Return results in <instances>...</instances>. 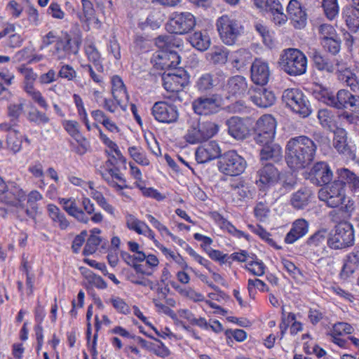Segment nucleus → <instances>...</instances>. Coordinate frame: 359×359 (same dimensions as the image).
<instances>
[{
    "mask_svg": "<svg viewBox=\"0 0 359 359\" xmlns=\"http://www.w3.org/2000/svg\"><path fill=\"white\" fill-rule=\"evenodd\" d=\"M107 259H108L109 264L111 266H113V267L116 266L118 263V261L117 253L112 252H109L107 255Z\"/></svg>",
    "mask_w": 359,
    "mask_h": 359,
    "instance_id": "46",
    "label": "nucleus"
},
{
    "mask_svg": "<svg viewBox=\"0 0 359 359\" xmlns=\"http://www.w3.org/2000/svg\"><path fill=\"white\" fill-rule=\"evenodd\" d=\"M117 105L118 104L117 103L115 104L111 100L104 99V108L111 113H114L116 110Z\"/></svg>",
    "mask_w": 359,
    "mask_h": 359,
    "instance_id": "43",
    "label": "nucleus"
},
{
    "mask_svg": "<svg viewBox=\"0 0 359 359\" xmlns=\"http://www.w3.org/2000/svg\"><path fill=\"white\" fill-rule=\"evenodd\" d=\"M92 316H93V305L91 304L88 307V311H87V313H86V320H87L88 323H90Z\"/></svg>",
    "mask_w": 359,
    "mask_h": 359,
    "instance_id": "63",
    "label": "nucleus"
},
{
    "mask_svg": "<svg viewBox=\"0 0 359 359\" xmlns=\"http://www.w3.org/2000/svg\"><path fill=\"white\" fill-rule=\"evenodd\" d=\"M88 263L92 266L95 267L96 269L102 271L104 275H106L105 271H106V266L102 263H97L95 260H90L88 261Z\"/></svg>",
    "mask_w": 359,
    "mask_h": 359,
    "instance_id": "50",
    "label": "nucleus"
},
{
    "mask_svg": "<svg viewBox=\"0 0 359 359\" xmlns=\"http://www.w3.org/2000/svg\"><path fill=\"white\" fill-rule=\"evenodd\" d=\"M18 131L13 130L11 131L6 138L7 148L13 154H17L22 149V140L18 136Z\"/></svg>",
    "mask_w": 359,
    "mask_h": 359,
    "instance_id": "9",
    "label": "nucleus"
},
{
    "mask_svg": "<svg viewBox=\"0 0 359 359\" xmlns=\"http://www.w3.org/2000/svg\"><path fill=\"white\" fill-rule=\"evenodd\" d=\"M101 243V238L96 235H90L88 238L86 244L83 249L84 255H91L94 253L97 247Z\"/></svg>",
    "mask_w": 359,
    "mask_h": 359,
    "instance_id": "16",
    "label": "nucleus"
},
{
    "mask_svg": "<svg viewBox=\"0 0 359 359\" xmlns=\"http://www.w3.org/2000/svg\"><path fill=\"white\" fill-rule=\"evenodd\" d=\"M48 13L56 19H63L65 13L62 11L57 3H51L48 8Z\"/></svg>",
    "mask_w": 359,
    "mask_h": 359,
    "instance_id": "22",
    "label": "nucleus"
},
{
    "mask_svg": "<svg viewBox=\"0 0 359 359\" xmlns=\"http://www.w3.org/2000/svg\"><path fill=\"white\" fill-rule=\"evenodd\" d=\"M0 78L9 86L12 83L14 75L6 69H0Z\"/></svg>",
    "mask_w": 359,
    "mask_h": 359,
    "instance_id": "34",
    "label": "nucleus"
},
{
    "mask_svg": "<svg viewBox=\"0 0 359 359\" xmlns=\"http://www.w3.org/2000/svg\"><path fill=\"white\" fill-rule=\"evenodd\" d=\"M109 52L113 55L116 60L121 58L120 46L117 41L111 40L108 47Z\"/></svg>",
    "mask_w": 359,
    "mask_h": 359,
    "instance_id": "28",
    "label": "nucleus"
},
{
    "mask_svg": "<svg viewBox=\"0 0 359 359\" xmlns=\"http://www.w3.org/2000/svg\"><path fill=\"white\" fill-rule=\"evenodd\" d=\"M57 77H61L62 79H66L68 81H72L76 77V72L72 66L69 65H65L61 67L58 72Z\"/></svg>",
    "mask_w": 359,
    "mask_h": 359,
    "instance_id": "18",
    "label": "nucleus"
},
{
    "mask_svg": "<svg viewBox=\"0 0 359 359\" xmlns=\"http://www.w3.org/2000/svg\"><path fill=\"white\" fill-rule=\"evenodd\" d=\"M105 302L106 303L112 304L113 307L121 313L128 314L130 313L129 306L123 301V299L118 297H111Z\"/></svg>",
    "mask_w": 359,
    "mask_h": 359,
    "instance_id": "14",
    "label": "nucleus"
},
{
    "mask_svg": "<svg viewBox=\"0 0 359 359\" xmlns=\"http://www.w3.org/2000/svg\"><path fill=\"white\" fill-rule=\"evenodd\" d=\"M15 26L12 23H7L6 27L0 32V40L5 37L6 35L15 32Z\"/></svg>",
    "mask_w": 359,
    "mask_h": 359,
    "instance_id": "40",
    "label": "nucleus"
},
{
    "mask_svg": "<svg viewBox=\"0 0 359 359\" xmlns=\"http://www.w3.org/2000/svg\"><path fill=\"white\" fill-rule=\"evenodd\" d=\"M13 210L12 209H7L5 208L0 207V217H6L8 214L13 212Z\"/></svg>",
    "mask_w": 359,
    "mask_h": 359,
    "instance_id": "59",
    "label": "nucleus"
},
{
    "mask_svg": "<svg viewBox=\"0 0 359 359\" xmlns=\"http://www.w3.org/2000/svg\"><path fill=\"white\" fill-rule=\"evenodd\" d=\"M74 100L77 108L78 114L81 118V119L83 121L86 128L88 130H90V126L89 124V121L88 118V114L85 109L83 102L81 97L76 94L74 95Z\"/></svg>",
    "mask_w": 359,
    "mask_h": 359,
    "instance_id": "13",
    "label": "nucleus"
},
{
    "mask_svg": "<svg viewBox=\"0 0 359 359\" xmlns=\"http://www.w3.org/2000/svg\"><path fill=\"white\" fill-rule=\"evenodd\" d=\"M90 219L94 223H100L102 221L103 216L100 212H96V213H94V215L91 217Z\"/></svg>",
    "mask_w": 359,
    "mask_h": 359,
    "instance_id": "55",
    "label": "nucleus"
},
{
    "mask_svg": "<svg viewBox=\"0 0 359 359\" xmlns=\"http://www.w3.org/2000/svg\"><path fill=\"white\" fill-rule=\"evenodd\" d=\"M27 118L30 123H34L37 126L46 124L50 121V118L45 113L40 111L37 109L29 111Z\"/></svg>",
    "mask_w": 359,
    "mask_h": 359,
    "instance_id": "11",
    "label": "nucleus"
},
{
    "mask_svg": "<svg viewBox=\"0 0 359 359\" xmlns=\"http://www.w3.org/2000/svg\"><path fill=\"white\" fill-rule=\"evenodd\" d=\"M100 138L103 141V142L105 144V145L108 147V151L109 152H118V151H120L118 149V147L117 144L114 142L112 140H111L109 138H108L105 135L100 133Z\"/></svg>",
    "mask_w": 359,
    "mask_h": 359,
    "instance_id": "29",
    "label": "nucleus"
},
{
    "mask_svg": "<svg viewBox=\"0 0 359 359\" xmlns=\"http://www.w3.org/2000/svg\"><path fill=\"white\" fill-rule=\"evenodd\" d=\"M21 269L25 273L26 275L29 274V266L28 262L25 259H22Z\"/></svg>",
    "mask_w": 359,
    "mask_h": 359,
    "instance_id": "58",
    "label": "nucleus"
},
{
    "mask_svg": "<svg viewBox=\"0 0 359 359\" xmlns=\"http://www.w3.org/2000/svg\"><path fill=\"white\" fill-rule=\"evenodd\" d=\"M90 196L105 211L111 215L114 213L113 207L107 203L101 192L98 191H93L90 192Z\"/></svg>",
    "mask_w": 359,
    "mask_h": 359,
    "instance_id": "17",
    "label": "nucleus"
},
{
    "mask_svg": "<svg viewBox=\"0 0 359 359\" xmlns=\"http://www.w3.org/2000/svg\"><path fill=\"white\" fill-rule=\"evenodd\" d=\"M115 334H118L122 337H130V333L126 331L124 328L120 327V326H118V327H116L113 329V331H112Z\"/></svg>",
    "mask_w": 359,
    "mask_h": 359,
    "instance_id": "49",
    "label": "nucleus"
},
{
    "mask_svg": "<svg viewBox=\"0 0 359 359\" xmlns=\"http://www.w3.org/2000/svg\"><path fill=\"white\" fill-rule=\"evenodd\" d=\"M25 91L39 107H42L45 110L48 109V104L46 100L42 95L41 93L36 89L34 86H27V90Z\"/></svg>",
    "mask_w": 359,
    "mask_h": 359,
    "instance_id": "10",
    "label": "nucleus"
},
{
    "mask_svg": "<svg viewBox=\"0 0 359 359\" xmlns=\"http://www.w3.org/2000/svg\"><path fill=\"white\" fill-rule=\"evenodd\" d=\"M35 334L37 340V344L39 346H42L43 341V327L41 325H36L34 327Z\"/></svg>",
    "mask_w": 359,
    "mask_h": 359,
    "instance_id": "38",
    "label": "nucleus"
},
{
    "mask_svg": "<svg viewBox=\"0 0 359 359\" xmlns=\"http://www.w3.org/2000/svg\"><path fill=\"white\" fill-rule=\"evenodd\" d=\"M88 278L89 283L98 289H105L107 287V283L100 276L91 273Z\"/></svg>",
    "mask_w": 359,
    "mask_h": 359,
    "instance_id": "23",
    "label": "nucleus"
},
{
    "mask_svg": "<svg viewBox=\"0 0 359 359\" xmlns=\"http://www.w3.org/2000/svg\"><path fill=\"white\" fill-rule=\"evenodd\" d=\"M106 152L109 158L105 162L102 176L111 187L123 189L126 184L120 170L126 168V160L121 151L112 153L106 150Z\"/></svg>",
    "mask_w": 359,
    "mask_h": 359,
    "instance_id": "1",
    "label": "nucleus"
},
{
    "mask_svg": "<svg viewBox=\"0 0 359 359\" xmlns=\"http://www.w3.org/2000/svg\"><path fill=\"white\" fill-rule=\"evenodd\" d=\"M57 306L56 304V299H55V304L52 306L50 313L52 314L51 318L52 321L55 322L57 318Z\"/></svg>",
    "mask_w": 359,
    "mask_h": 359,
    "instance_id": "54",
    "label": "nucleus"
},
{
    "mask_svg": "<svg viewBox=\"0 0 359 359\" xmlns=\"http://www.w3.org/2000/svg\"><path fill=\"white\" fill-rule=\"evenodd\" d=\"M97 334H95L93 337V344H92V347L90 348V352H91V354H92V356H93V359H97V351L96 350V340H97Z\"/></svg>",
    "mask_w": 359,
    "mask_h": 359,
    "instance_id": "52",
    "label": "nucleus"
},
{
    "mask_svg": "<svg viewBox=\"0 0 359 359\" xmlns=\"http://www.w3.org/2000/svg\"><path fill=\"white\" fill-rule=\"evenodd\" d=\"M68 180L75 186L83 187L86 184L82 179L72 175L68 176Z\"/></svg>",
    "mask_w": 359,
    "mask_h": 359,
    "instance_id": "47",
    "label": "nucleus"
},
{
    "mask_svg": "<svg viewBox=\"0 0 359 359\" xmlns=\"http://www.w3.org/2000/svg\"><path fill=\"white\" fill-rule=\"evenodd\" d=\"M26 285L27 287V294L31 295L33 293L34 289V276L33 274L26 275Z\"/></svg>",
    "mask_w": 359,
    "mask_h": 359,
    "instance_id": "39",
    "label": "nucleus"
},
{
    "mask_svg": "<svg viewBox=\"0 0 359 359\" xmlns=\"http://www.w3.org/2000/svg\"><path fill=\"white\" fill-rule=\"evenodd\" d=\"M102 125L111 132L118 131V127L116 124L108 118L103 122Z\"/></svg>",
    "mask_w": 359,
    "mask_h": 359,
    "instance_id": "45",
    "label": "nucleus"
},
{
    "mask_svg": "<svg viewBox=\"0 0 359 359\" xmlns=\"http://www.w3.org/2000/svg\"><path fill=\"white\" fill-rule=\"evenodd\" d=\"M83 210L88 215H91L94 212V204L90 201L88 198L83 197L81 201Z\"/></svg>",
    "mask_w": 359,
    "mask_h": 359,
    "instance_id": "35",
    "label": "nucleus"
},
{
    "mask_svg": "<svg viewBox=\"0 0 359 359\" xmlns=\"http://www.w3.org/2000/svg\"><path fill=\"white\" fill-rule=\"evenodd\" d=\"M85 52L88 60L93 62L97 72L102 73L104 70L102 65L101 55L93 43L88 44L86 46Z\"/></svg>",
    "mask_w": 359,
    "mask_h": 359,
    "instance_id": "8",
    "label": "nucleus"
},
{
    "mask_svg": "<svg viewBox=\"0 0 359 359\" xmlns=\"http://www.w3.org/2000/svg\"><path fill=\"white\" fill-rule=\"evenodd\" d=\"M57 75L53 69L48 70V72L42 74L39 78V81L41 84H49L57 80Z\"/></svg>",
    "mask_w": 359,
    "mask_h": 359,
    "instance_id": "20",
    "label": "nucleus"
},
{
    "mask_svg": "<svg viewBox=\"0 0 359 359\" xmlns=\"http://www.w3.org/2000/svg\"><path fill=\"white\" fill-rule=\"evenodd\" d=\"M11 15L15 18H18L22 12V7L20 4L14 0L10 1L6 6Z\"/></svg>",
    "mask_w": 359,
    "mask_h": 359,
    "instance_id": "25",
    "label": "nucleus"
},
{
    "mask_svg": "<svg viewBox=\"0 0 359 359\" xmlns=\"http://www.w3.org/2000/svg\"><path fill=\"white\" fill-rule=\"evenodd\" d=\"M60 204L62 205L63 209L72 217H74L80 222L87 224L89 221L88 217L84 211L77 205L76 200L73 198H60Z\"/></svg>",
    "mask_w": 359,
    "mask_h": 359,
    "instance_id": "5",
    "label": "nucleus"
},
{
    "mask_svg": "<svg viewBox=\"0 0 359 359\" xmlns=\"http://www.w3.org/2000/svg\"><path fill=\"white\" fill-rule=\"evenodd\" d=\"M8 184H6L3 179L0 177V195H3L8 188Z\"/></svg>",
    "mask_w": 359,
    "mask_h": 359,
    "instance_id": "61",
    "label": "nucleus"
},
{
    "mask_svg": "<svg viewBox=\"0 0 359 359\" xmlns=\"http://www.w3.org/2000/svg\"><path fill=\"white\" fill-rule=\"evenodd\" d=\"M126 224L130 229L135 230V218L133 215H130L127 217Z\"/></svg>",
    "mask_w": 359,
    "mask_h": 359,
    "instance_id": "53",
    "label": "nucleus"
},
{
    "mask_svg": "<svg viewBox=\"0 0 359 359\" xmlns=\"http://www.w3.org/2000/svg\"><path fill=\"white\" fill-rule=\"evenodd\" d=\"M86 236V233L83 232L74 238L72 246L74 252H77L79 250L80 248L82 246L85 241Z\"/></svg>",
    "mask_w": 359,
    "mask_h": 359,
    "instance_id": "31",
    "label": "nucleus"
},
{
    "mask_svg": "<svg viewBox=\"0 0 359 359\" xmlns=\"http://www.w3.org/2000/svg\"><path fill=\"white\" fill-rule=\"evenodd\" d=\"M47 210L49 217L53 222L57 224L61 229H66L69 226V222L58 207L53 204H49L47 206Z\"/></svg>",
    "mask_w": 359,
    "mask_h": 359,
    "instance_id": "6",
    "label": "nucleus"
},
{
    "mask_svg": "<svg viewBox=\"0 0 359 359\" xmlns=\"http://www.w3.org/2000/svg\"><path fill=\"white\" fill-rule=\"evenodd\" d=\"M57 195V188L54 184H50L46 191V196L50 199L55 198Z\"/></svg>",
    "mask_w": 359,
    "mask_h": 359,
    "instance_id": "44",
    "label": "nucleus"
},
{
    "mask_svg": "<svg viewBox=\"0 0 359 359\" xmlns=\"http://www.w3.org/2000/svg\"><path fill=\"white\" fill-rule=\"evenodd\" d=\"M25 102L20 100L19 102H11L7 106V116L13 124H18L19 118L25 110Z\"/></svg>",
    "mask_w": 359,
    "mask_h": 359,
    "instance_id": "7",
    "label": "nucleus"
},
{
    "mask_svg": "<svg viewBox=\"0 0 359 359\" xmlns=\"http://www.w3.org/2000/svg\"><path fill=\"white\" fill-rule=\"evenodd\" d=\"M74 140L78 143L77 146L74 147L75 152L79 155H83L86 154L90 147L88 141L82 135Z\"/></svg>",
    "mask_w": 359,
    "mask_h": 359,
    "instance_id": "19",
    "label": "nucleus"
},
{
    "mask_svg": "<svg viewBox=\"0 0 359 359\" xmlns=\"http://www.w3.org/2000/svg\"><path fill=\"white\" fill-rule=\"evenodd\" d=\"M111 94L114 99L123 111H126L129 95L122 79L117 75L113 76L111 79Z\"/></svg>",
    "mask_w": 359,
    "mask_h": 359,
    "instance_id": "4",
    "label": "nucleus"
},
{
    "mask_svg": "<svg viewBox=\"0 0 359 359\" xmlns=\"http://www.w3.org/2000/svg\"><path fill=\"white\" fill-rule=\"evenodd\" d=\"M23 39L19 34H11L7 40V45L11 48H18L21 46Z\"/></svg>",
    "mask_w": 359,
    "mask_h": 359,
    "instance_id": "27",
    "label": "nucleus"
},
{
    "mask_svg": "<svg viewBox=\"0 0 359 359\" xmlns=\"http://www.w3.org/2000/svg\"><path fill=\"white\" fill-rule=\"evenodd\" d=\"M19 72L23 75L24 81V90H27V86H34V82L37 78V74L34 72L32 68H28L25 66L19 68Z\"/></svg>",
    "mask_w": 359,
    "mask_h": 359,
    "instance_id": "12",
    "label": "nucleus"
},
{
    "mask_svg": "<svg viewBox=\"0 0 359 359\" xmlns=\"http://www.w3.org/2000/svg\"><path fill=\"white\" fill-rule=\"evenodd\" d=\"M121 256L122 259L129 266L135 267V257L130 255L126 252H121Z\"/></svg>",
    "mask_w": 359,
    "mask_h": 359,
    "instance_id": "42",
    "label": "nucleus"
},
{
    "mask_svg": "<svg viewBox=\"0 0 359 359\" xmlns=\"http://www.w3.org/2000/svg\"><path fill=\"white\" fill-rule=\"evenodd\" d=\"M28 171L36 178H41L44 176L43 165L39 161H36L30 165Z\"/></svg>",
    "mask_w": 359,
    "mask_h": 359,
    "instance_id": "24",
    "label": "nucleus"
},
{
    "mask_svg": "<svg viewBox=\"0 0 359 359\" xmlns=\"http://www.w3.org/2000/svg\"><path fill=\"white\" fill-rule=\"evenodd\" d=\"M45 316L46 313L43 308L39 305L35 311V320L37 322L38 325L41 324Z\"/></svg>",
    "mask_w": 359,
    "mask_h": 359,
    "instance_id": "37",
    "label": "nucleus"
},
{
    "mask_svg": "<svg viewBox=\"0 0 359 359\" xmlns=\"http://www.w3.org/2000/svg\"><path fill=\"white\" fill-rule=\"evenodd\" d=\"M18 126V124H13L12 121L9 119V122H4L0 123V130L2 131H12V128L13 126Z\"/></svg>",
    "mask_w": 359,
    "mask_h": 359,
    "instance_id": "48",
    "label": "nucleus"
},
{
    "mask_svg": "<svg viewBox=\"0 0 359 359\" xmlns=\"http://www.w3.org/2000/svg\"><path fill=\"white\" fill-rule=\"evenodd\" d=\"M83 12L86 21H89L93 17L95 9L93 4L89 0H81Z\"/></svg>",
    "mask_w": 359,
    "mask_h": 359,
    "instance_id": "21",
    "label": "nucleus"
},
{
    "mask_svg": "<svg viewBox=\"0 0 359 359\" xmlns=\"http://www.w3.org/2000/svg\"><path fill=\"white\" fill-rule=\"evenodd\" d=\"M112 344L117 346L118 348L122 347L121 341L118 337H114L112 339Z\"/></svg>",
    "mask_w": 359,
    "mask_h": 359,
    "instance_id": "64",
    "label": "nucleus"
},
{
    "mask_svg": "<svg viewBox=\"0 0 359 359\" xmlns=\"http://www.w3.org/2000/svg\"><path fill=\"white\" fill-rule=\"evenodd\" d=\"M24 348L21 344H14L13 345V354L15 358L21 359Z\"/></svg>",
    "mask_w": 359,
    "mask_h": 359,
    "instance_id": "41",
    "label": "nucleus"
},
{
    "mask_svg": "<svg viewBox=\"0 0 359 359\" xmlns=\"http://www.w3.org/2000/svg\"><path fill=\"white\" fill-rule=\"evenodd\" d=\"M91 116L95 119V121L101 123L102 124L107 118L105 114L100 109L93 111L91 112Z\"/></svg>",
    "mask_w": 359,
    "mask_h": 359,
    "instance_id": "36",
    "label": "nucleus"
},
{
    "mask_svg": "<svg viewBox=\"0 0 359 359\" xmlns=\"http://www.w3.org/2000/svg\"><path fill=\"white\" fill-rule=\"evenodd\" d=\"M91 20H93L92 25H93V28L95 29H97V30L100 29L102 27L101 21L98 18H97L94 16L91 18Z\"/></svg>",
    "mask_w": 359,
    "mask_h": 359,
    "instance_id": "57",
    "label": "nucleus"
},
{
    "mask_svg": "<svg viewBox=\"0 0 359 359\" xmlns=\"http://www.w3.org/2000/svg\"><path fill=\"white\" fill-rule=\"evenodd\" d=\"M62 126L68 134L74 139L82 135L80 133L79 124L77 121L72 120L65 121L62 123Z\"/></svg>",
    "mask_w": 359,
    "mask_h": 359,
    "instance_id": "15",
    "label": "nucleus"
},
{
    "mask_svg": "<svg viewBox=\"0 0 359 359\" xmlns=\"http://www.w3.org/2000/svg\"><path fill=\"white\" fill-rule=\"evenodd\" d=\"M68 342L70 347H73L76 342V336L74 333H70L68 334Z\"/></svg>",
    "mask_w": 359,
    "mask_h": 359,
    "instance_id": "60",
    "label": "nucleus"
},
{
    "mask_svg": "<svg viewBox=\"0 0 359 359\" xmlns=\"http://www.w3.org/2000/svg\"><path fill=\"white\" fill-rule=\"evenodd\" d=\"M120 238L117 236H114L112 238H111V245L113 247H114L115 248H118L119 245H120Z\"/></svg>",
    "mask_w": 359,
    "mask_h": 359,
    "instance_id": "62",
    "label": "nucleus"
},
{
    "mask_svg": "<svg viewBox=\"0 0 359 359\" xmlns=\"http://www.w3.org/2000/svg\"><path fill=\"white\" fill-rule=\"evenodd\" d=\"M57 40L56 33L54 31H50L42 37L41 48L48 47L54 42L57 43Z\"/></svg>",
    "mask_w": 359,
    "mask_h": 359,
    "instance_id": "26",
    "label": "nucleus"
},
{
    "mask_svg": "<svg viewBox=\"0 0 359 359\" xmlns=\"http://www.w3.org/2000/svg\"><path fill=\"white\" fill-rule=\"evenodd\" d=\"M28 20L33 25L37 26L39 24V13L36 8H29Z\"/></svg>",
    "mask_w": 359,
    "mask_h": 359,
    "instance_id": "32",
    "label": "nucleus"
},
{
    "mask_svg": "<svg viewBox=\"0 0 359 359\" xmlns=\"http://www.w3.org/2000/svg\"><path fill=\"white\" fill-rule=\"evenodd\" d=\"M84 297H85L84 292L82 290H80L77 295V300H78L77 306L83 307Z\"/></svg>",
    "mask_w": 359,
    "mask_h": 359,
    "instance_id": "56",
    "label": "nucleus"
},
{
    "mask_svg": "<svg viewBox=\"0 0 359 359\" xmlns=\"http://www.w3.org/2000/svg\"><path fill=\"white\" fill-rule=\"evenodd\" d=\"M27 197V203L32 205L36 202L41 201L43 198L42 195L36 190L32 191L28 195Z\"/></svg>",
    "mask_w": 359,
    "mask_h": 359,
    "instance_id": "33",
    "label": "nucleus"
},
{
    "mask_svg": "<svg viewBox=\"0 0 359 359\" xmlns=\"http://www.w3.org/2000/svg\"><path fill=\"white\" fill-rule=\"evenodd\" d=\"M83 69L85 72H88L90 74V78L95 83H101L102 77L100 74L95 73L93 67L90 65H82Z\"/></svg>",
    "mask_w": 359,
    "mask_h": 359,
    "instance_id": "30",
    "label": "nucleus"
},
{
    "mask_svg": "<svg viewBox=\"0 0 359 359\" xmlns=\"http://www.w3.org/2000/svg\"><path fill=\"white\" fill-rule=\"evenodd\" d=\"M26 197V192L20 186L14 182H10L2 195L1 201L12 208L25 209L24 201Z\"/></svg>",
    "mask_w": 359,
    "mask_h": 359,
    "instance_id": "2",
    "label": "nucleus"
},
{
    "mask_svg": "<svg viewBox=\"0 0 359 359\" xmlns=\"http://www.w3.org/2000/svg\"><path fill=\"white\" fill-rule=\"evenodd\" d=\"M47 172H48L49 177L52 180H53L55 182H59V177H58L57 172L53 168L50 167V168H48Z\"/></svg>",
    "mask_w": 359,
    "mask_h": 359,
    "instance_id": "51",
    "label": "nucleus"
},
{
    "mask_svg": "<svg viewBox=\"0 0 359 359\" xmlns=\"http://www.w3.org/2000/svg\"><path fill=\"white\" fill-rule=\"evenodd\" d=\"M55 55L59 60L75 55L79 50V42L76 39L65 33L62 38L58 39L55 46Z\"/></svg>",
    "mask_w": 359,
    "mask_h": 359,
    "instance_id": "3",
    "label": "nucleus"
}]
</instances>
